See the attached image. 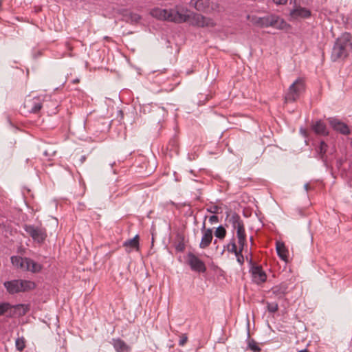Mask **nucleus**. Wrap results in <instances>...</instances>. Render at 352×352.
I'll return each mask as SVG.
<instances>
[{"mask_svg":"<svg viewBox=\"0 0 352 352\" xmlns=\"http://www.w3.org/2000/svg\"><path fill=\"white\" fill-rule=\"evenodd\" d=\"M278 309H268L269 312L271 313V314H274Z\"/></svg>","mask_w":352,"mask_h":352,"instance_id":"37","label":"nucleus"},{"mask_svg":"<svg viewBox=\"0 0 352 352\" xmlns=\"http://www.w3.org/2000/svg\"><path fill=\"white\" fill-rule=\"evenodd\" d=\"M352 36L345 32L338 37L333 47L331 58L333 61L346 58L352 50Z\"/></svg>","mask_w":352,"mask_h":352,"instance_id":"2","label":"nucleus"},{"mask_svg":"<svg viewBox=\"0 0 352 352\" xmlns=\"http://www.w3.org/2000/svg\"><path fill=\"white\" fill-rule=\"evenodd\" d=\"M113 345L116 352H129L130 347L120 339H113Z\"/></svg>","mask_w":352,"mask_h":352,"instance_id":"19","label":"nucleus"},{"mask_svg":"<svg viewBox=\"0 0 352 352\" xmlns=\"http://www.w3.org/2000/svg\"><path fill=\"white\" fill-rule=\"evenodd\" d=\"M351 147H352V141H351Z\"/></svg>","mask_w":352,"mask_h":352,"instance_id":"43","label":"nucleus"},{"mask_svg":"<svg viewBox=\"0 0 352 352\" xmlns=\"http://www.w3.org/2000/svg\"><path fill=\"white\" fill-rule=\"evenodd\" d=\"M221 208L217 205L211 206L207 208V211L210 213L217 214Z\"/></svg>","mask_w":352,"mask_h":352,"instance_id":"29","label":"nucleus"},{"mask_svg":"<svg viewBox=\"0 0 352 352\" xmlns=\"http://www.w3.org/2000/svg\"><path fill=\"white\" fill-rule=\"evenodd\" d=\"M248 349L254 352H258L261 351L260 347L257 345L256 342L254 340L248 341Z\"/></svg>","mask_w":352,"mask_h":352,"instance_id":"28","label":"nucleus"},{"mask_svg":"<svg viewBox=\"0 0 352 352\" xmlns=\"http://www.w3.org/2000/svg\"><path fill=\"white\" fill-rule=\"evenodd\" d=\"M23 228L25 231L38 243H43L47 237L46 230L44 228L34 225H25Z\"/></svg>","mask_w":352,"mask_h":352,"instance_id":"7","label":"nucleus"},{"mask_svg":"<svg viewBox=\"0 0 352 352\" xmlns=\"http://www.w3.org/2000/svg\"><path fill=\"white\" fill-rule=\"evenodd\" d=\"M124 246L128 252H131L133 249H138L139 237L135 235L133 239H129L124 243Z\"/></svg>","mask_w":352,"mask_h":352,"instance_id":"20","label":"nucleus"},{"mask_svg":"<svg viewBox=\"0 0 352 352\" xmlns=\"http://www.w3.org/2000/svg\"><path fill=\"white\" fill-rule=\"evenodd\" d=\"M209 221L212 224L214 223H217L219 221V218L216 215H212L209 218Z\"/></svg>","mask_w":352,"mask_h":352,"instance_id":"32","label":"nucleus"},{"mask_svg":"<svg viewBox=\"0 0 352 352\" xmlns=\"http://www.w3.org/2000/svg\"><path fill=\"white\" fill-rule=\"evenodd\" d=\"M124 16L126 18V21L131 22V23H137L141 19V16L138 14L133 12H127Z\"/></svg>","mask_w":352,"mask_h":352,"instance_id":"25","label":"nucleus"},{"mask_svg":"<svg viewBox=\"0 0 352 352\" xmlns=\"http://www.w3.org/2000/svg\"><path fill=\"white\" fill-rule=\"evenodd\" d=\"M85 156H82L81 157V159H80V162H81V164H82L84 162V161L85 160Z\"/></svg>","mask_w":352,"mask_h":352,"instance_id":"38","label":"nucleus"},{"mask_svg":"<svg viewBox=\"0 0 352 352\" xmlns=\"http://www.w3.org/2000/svg\"><path fill=\"white\" fill-rule=\"evenodd\" d=\"M8 309H0V316L4 314Z\"/></svg>","mask_w":352,"mask_h":352,"instance_id":"36","label":"nucleus"},{"mask_svg":"<svg viewBox=\"0 0 352 352\" xmlns=\"http://www.w3.org/2000/svg\"><path fill=\"white\" fill-rule=\"evenodd\" d=\"M20 307H23L22 305H19L16 306L10 305L9 304H0V309L1 308H20Z\"/></svg>","mask_w":352,"mask_h":352,"instance_id":"30","label":"nucleus"},{"mask_svg":"<svg viewBox=\"0 0 352 352\" xmlns=\"http://www.w3.org/2000/svg\"><path fill=\"white\" fill-rule=\"evenodd\" d=\"M26 257L22 258L18 256H13L11 257V262L12 265H14L15 267L24 270V268L25 267V260H26Z\"/></svg>","mask_w":352,"mask_h":352,"instance_id":"22","label":"nucleus"},{"mask_svg":"<svg viewBox=\"0 0 352 352\" xmlns=\"http://www.w3.org/2000/svg\"><path fill=\"white\" fill-rule=\"evenodd\" d=\"M190 6L198 11H206L210 6V0H191Z\"/></svg>","mask_w":352,"mask_h":352,"instance_id":"16","label":"nucleus"},{"mask_svg":"<svg viewBox=\"0 0 352 352\" xmlns=\"http://www.w3.org/2000/svg\"><path fill=\"white\" fill-rule=\"evenodd\" d=\"M290 16L294 19H306L311 16V11L301 6H295V8L290 11Z\"/></svg>","mask_w":352,"mask_h":352,"instance_id":"14","label":"nucleus"},{"mask_svg":"<svg viewBox=\"0 0 352 352\" xmlns=\"http://www.w3.org/2000/svg\"><path fill=\"white\" fill-rule=\"evenodd\" d=\"M176 250L178 252H183L185 249V245L184 244V243L182 242H179L177 245H176Z\"/></svg>","mask_w":352,"mask_h":352,"instance_id":"31","label":"nucleus"},{"mask_svg":"<svg viewBox=\"0 0 352 352\" xmlns=\"http://www.w3.org/2000/svg\"><path fill=\"white\" fill-rule=\"evenodd\" d=\"M329 124L331 127L343 135H349L351 133V131L348 126V125L338 119L331 118L329 120Z\"/></svg>","mask_w":352,"mask_h":352,"instance_id":"12","label":"nucleus"},{"mask_svg":"<svg viewBox=\"0 0 352 352\" xmlns=\"http://www.w3.org/2000/svg\"><path fill=\"white\" fill-rule=\"evenodd\" d=\"M187 258V263L192 271L199 273H204L206 271V267L204 262L199 259L193 253H188Z\"/></svg>","mask_w":352,"mask_h":352,"instance_id":"9","label":"nucleus"},{"mask_svg":"<svg viewBox=\"0 0 352 352\" xmlns=\"http://www.w3.org/2000/svg\"><path fill=\"white\" fill-rule=\"evenodd\" d=\"M304 188L307 192L309 190V188H310L309 184L308 183L305 184L304 185Z\"/></svg>","mask_w":352,"mask_h":352,"instance_id":"35","label":"nucleus"},{"mask_svg":"<svg viewBox=\"0 0 352 352\" xmlns=\"http://www.w3.org/2000/svg\"><path fill=\"white\" fill-rule=\"evenodd\" d=\"M3 285L10 294L27 292L34 289L36 287L34 282L23 279L6 281Z\"/></svg>","mask_w":352,"mask_h":352,"instance_id":"4","label":"nucleus"},{"mask_svg":"<svg viewBox=\"0 0 352 352\" xmlns=\"http://www.w3.org/2000/svg\"><path fill=\"white\" fill-rule=\"evenodd\" d=\"M287 291V286L285 284H281L278 286H275L272 288L273 294H276L278 296H282L284 295Z\"/></svg>","mask_w":352,"mask_h":352,"instance_id":"24","label":"nucleus"},{"mask_svg":"<svg viewBox=\"0 0 352 352\" xmlns=\"http://www.w3.org/2000/svg\"><path fill=\"white\" fill-rule=\"evenodd\" d=\"M43 106V100L40 97L29 98L25 99L24 108L29 113H38Z\"/></svg>","mask_w":352,"mask_h":352,"instance_id":"10","label":"nucleus"},{"mask_svg":"<svg viewBox=\"0 0 352 352\" xmlns=\"http://www.w3.org/2000/svg\"><path fill=\"white\" fill-rule=\"evenodd\" d=\"M298 352H309L307 349H302L299 351Z\"/></svg>","mask_w":352,"mask_h":352,"instance_id":"39","label":"nucleus"},{"mask_svg":"<svg viewBox=\"0 0 352 352\" xmlns=\"http://www.w3.org/2000/svg\"><path fill=\"white\" fill-rule=\"evenodd\" d=\"M23 314H26V311H26L27 309H23Z\"/></svg>","mask_w":352,"mask_h":352,"instance_id":"41","label":"nucleus"},{"mask_svg":"<svg viewBox=\"0 0 352 352\" xmlns=\"http://www.w3.org/2000/svg\"><path fill=\"white\" fill-rule=\"evenodd\" d=\"M201 232L203 235L199 243V248L201 249H205L210 245L213 239L212 230L211 228L206 229V223L204 221L202 225Z\"/></svg>","mask_w":352,"mask_h":352,"instance_id":"11","label":"nucleus"},{"mask_svg":"<svg viewBox=\"0 0 352 352\" xmlns=\"http://www.w3.org/2000/svg\"><path fill=\"white\" fill-rule=\"evenodd\" d=\"M187 8L177 6L173 9L154 8L151 14L158 19L168 21L177 23L189 22L190 25L199 28L214 27V22L210 18L197 13H188Z\"/></svg>","mask_w":352,"mask_h":352,"instance_id":"1","label":"nucleus"},{"mask_svg":"<svg viewBox=\"0 0 352 352\" xmlns=\"http://www.w3.org/2000/svg\"><path fill=\"white\" fill-rule=\"evenodd\" d=\"M312 129L318 135H327L329 134L326 124L321 120L316 121L312 125Z\"/></svg>","mask_w":352,"mask_h":352,"instance_id":"18","label":"nucleus"},{"mask_svg":"<svg viewBox=\"0 0 352 352\" xmlns=\"http://www.w3.org/2000/svg\"><path fill=\"white\" fill-rule=\"evenodd\" d=\"M187 341V336H186L185 335H183L180 339H179V344L180 346H183L185 344V343Z\"/></svg>","mask_w":352,"mask_h":352,"instance_id":"33","label":"nucleus"},{"mask_svg":"<svg viewBox=\"0 0 352 352\" xmlns=\"http://www.w3.org/2000/svg\"><path fill=\"white\" fill-rule=\"evenodd\" d=\"M15 346L18 351H22L25 346V339L23 337L16 338Z\"/></svg>","mask_w":352,"mask_h":352,"instance_id":"27","label":"nucleus"},{"mask_svg":"<svg viewBox=\"0 0 352 352\" xmlns=\"http://www.w3.org/2000/svg\"><path fill=\"white\" fill-rule=\"evenodd\" d=\"M277 307H278V305H276L274 308H277Z\"/></svg>","mask_w":352,"mask_h":352,"instance_id":"42","label":"nucleus"},{"mask_svg":"<svg viewBox=\"0 0 352 352\" xmlns=\"http://www.w3.org/2000/svg\"><path fill=\"white\" fill-rule=\"evenodd\" d=\"M305 90L304 80L299 78L296 79L289 87L285 94V100L286 102L296 101L300 94Z\"/></svg>","mask_w":352,"mask_h":352,"instance_id":"6","label":"nucleus"},{"mask_svg":"<svg viewBox=\"0 0 352 352\" xmlns=\"http://www.w3.org/2000/svg\"><path fill=\"white\" fill-rule=\"evenodd\" d=\"M79 80L78 79H76L74 80V82H78Z\"/></svg>","mask_w":352,"mask_h":352,"instance_id":"40","label":"nucleus"},{"mask_svg":"<svg viewBox=\"0 0 352 352\" xmlns=\"http://www.w3.org/2000/svg\"><path fill=\"white\" fill-rule=\"evenodd\" d=\"M247 248V246H239L237 247L236 245V238L234 236H232V238L230 239V242L224 246V250L222 252V254L223 253L225 250H227L228 252L233 253L236 258L237 262L241 265H243L245 259L244 256L243 255V251L245 250V248Z\"/></svg>","mask_w":352,"mask_h":352,"instance_id":"8","label":"nucleus"},{"mask_svg":"<svg viewBox=\"0 0 352 352\" xmlns=\"http://www.w3.org/2000/svg\"><path fill=\"white\" fill-rule=\"evenodd\" d=\"M25 267L24 270L30 271L33 273L38 272L42 269V267L40 264L29 258H27L26 260H25Z\"/></svg>","mask_w":352,"mask_h":352,"instance_id":"17","label":"nucleus"},{"mask_svg":"<svg viewBox=\"0 0 352 352\" xmlns=\"http://www.w3.org/2000/svg\"><path fill=\"white\" fill-rule=\"evenodd\" d=\"M288 0H273L275 4L276 5H283L285 4L287 2ZM293 0H290V3L292 2Z\"/></svg>","mask_w":352,"mask_h":352,"instance_id":"34","label":"nucleus"},{"mask_svg":"<svg viewBox=\"0 0 352 352\" xmlns=\"http://www.w3.org/2000/svg\"><path fill=\"white\" fill-rule=\"evenodd\" d=\"M248 19L254 25L261 28L272 27L278 30H283L289 26L283 19L275 14H269L263 17L248 16Z\"/></svg>","mask_w":352,"mask_h":352,"instance_id":"3","label":"nucleus"},{"mask_svg":"<svg viewBox=\"0 0 352 352\" xmlns=\"http://www.w3.org/2000/svg\"><path fill=\"white\" fill-rule=\"evenodd\" d=\"M228 222L232 225L234 230H236V238L239 246H247V236L243 221L240 216L236 212L228 215Z\"/></svg>","mask_w":352,"mask_h":352,"instance_id":"5","label":"nucleus"},{"mask_svg":"<svg viewBox=\"0 0 352 352\" xmlns=\"http://www.w3.org/2000/svg\"><path fill=\"white\" fill-rule=\"evenodd\" d=\"M253 280L257 283L261 284L265 282L267 275L263 270L261 266H254L251 270Z\"/></svg>","mask_w":352,"mask_h":352,"instance_id":"13","label":"nucleus"},{"mask_svg":"<svg viewBox=\"0 0 352 352\" xmlns=\"http://www.w3.org/2000/svg\"><path fill=\"white\" fill-rule=\"evenodd\" d=\"M166 115L167 111L164 107L156 106L153 107V109L152 110V116L158 123H160L164 120Z\"/></svg>","mask_w":352,"mask_h":352,"instance_id":"15","label":"nucleus"},{"mask_svg":"<svg viewBox=\"0 0 352 352\" xmlns=\"http://www.w3.org/2000/svg\"><path fill=\"white\" fill-rule=\"evenodd\" d=\"M214 236L221 240L223 239L226 236V230L223 226H219L214 231Z\"/></svg>","mask_w":352,"mask_h":352,"instance_id":"26","label":"nucleus"},{"mask_svg":"<svg viewBox=\"0 0 352 352\" xmlns=\"http://www.w3.org/2000/svg\"><path fill=\"white\" fill-rule=\"evenodd\" d=\"M327 144L324 142L321 141L320 143L319 146L316 148V152L318 155H319V157L322 160L325 161V153L327 150Z\"/></svg>","mask_w":352,"mask_h":352,"instance_id":"23","label":"nucleus"},{"mask_svg":"<svg viewBox=\"0 0 352 352\" xmlns=\"http://www.w3.org/2000/svg\"><path fill=\"white\" fill-rule=\"evenodd\" d=\"M276 252L278 256L283 261H286L287 258V250L286 249L283 243H276Z\"/></svg>","mask_w":352,"mask_h":352,"instance_id":"21","label":"nucleus"}]
</instances>
